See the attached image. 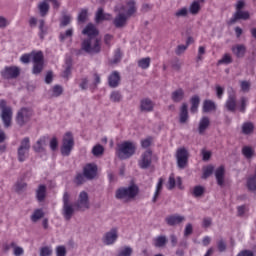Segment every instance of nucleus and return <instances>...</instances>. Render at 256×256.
I'll return each instance as SVG.
<instances>
[{
    "label": "nucleus",
    "instance_id": "774afa93",
    "mask_svg": "<svg viewBox=\"0 0 256 256\" xmlns=\"http://www.w3.org/2000/svg\"><path fill=\"white\" fill-rule=\"evenodd\" d=\"M236 256H255V253L251 250H242Z\"/></svg>",
    "mask_w": 256,
    "mask_h": 256
},
{
    "label": "nucleus",
    "instance_id": "bf43d9fd",
    "mask_svg": "<svg viewBox=\"0 0 256 256\" xmlns=\"http://www.w3.org/2000/svg\"><path fill=\"white\" fill-rule=\"evenodd\" d=\"M101 84V76L97 73L93 74V82L90 84V87H97V85Z\"/></svg>",
    "mask_w": 256,
    "mask_h": 256
},
{
    "label": "nucleus",
    "instance_id": "e2e57ef3",
    "mask_svg": "<svg viewBox=\"0 0 256 256\" xmlns=\"http://www.w3.org/2000/svg\"><path fill=\"white\" fill-rule=\"evenodd\" d=\"M71 15H64L61 20V27H67L71 23Z\"/></svg>",
    "mask_w": 256,
    "mask_h": 256
},
{
    "label": "nucleus",
    "instance_id": "09e8293b",
    "mask_svg": "<svg viewBox=\"0 0 256 256\" xmlns=\"http://www.w3.org/2000/svg\"><path fill=\"white\" fill-rule=\"evenodd\" d=\"M213 169L214 168L211 165L204 167L202 179H207L208 177H211V175H213Z\"/></svg>",
    "mask_w": 256,
    "mask_h": 256
},
{
    "label": "nucleus",
    "instance_id": "49530a36",
    "mask_svg": "<svg viewBox=\"0 0 256 256\" xmlns=\"http://www.w3.org/2000/svg\"><path fill=\"white\" fill-rule=\"evenodd\" d=\"M10 247H13V255L15 256H21L25 253V250L23 249V247L15 245L14 242L10 244Z\"/></svg>",
    "mask_w": 256,
    "mask_h": 256
},
{
    "label": "nucleus",
    "instance_id": "79ce46f5",
    "mask_svg": "<svg viewBox=\"0 0 256 256\" xmlns=\"http://www.w3.org/2000/svg\"><path fill=\"white\" fill-rule=\"evenodd\" d=\"M230 63H233V58L231 57V54H224L222 58L218 61V65H230Z\"/></svg>",
    "mask_w": 256,
    "mask_h": 256
},
{
    "label": "nucleus",
    "instance_id": "e433bc0d",
    "mask_svg": "<svg viewBox=\"0 0 256 256\" xmlns=\"http://www.w3.org/2000/svg\"><path fill=\"white\" fill-rule=\"evenodd\" d=\"M38 23H39V37H40V39H44V37L47 35V27L45 26V20H43V19H40L39 21H38Z\"/></svg>",
    "mask_w": 256,
    "mask_h": 256
},
{
    "label": "nucleus",
    "instance_id": "20e7f679",
    "mask_svg": "<svg viewBox=\"0 0 256 256\" xmlns=\"http://www.w3.org/2000/svg\"><path fill=\"white\" fill-rule=\"evenodd\" d=\"M0 117L4 127L7 129L11 127V121L13 119V108L7 105V101L0 100Z\"/></svg>",
    "mask_w": 256,
    "mask_h": 256
},
{
    "label": "nucleus",
    "instance_id": "aec40b11",
    "mask_svg": "<svg viewBox=\"0 0 256 256\" xmlns=\"http://www.w3.org/2000/svg\"><path fill=\"white\" fill-rule=\"evenodd\" d=\"M83 35H87L88 39L91 37H97L99 35V31L95 28V25L88 24L82 31Z\"/></svg>",
    "mask_w": 256,
    "mask_h": 256
},
{
    "label": "nucleus",
    "instance_id": "de8ad7c7",
    "mask_svg": "<svg viewBox=\"0 0 256 256\" xmlns=\"http://www.w3.org/2000/svg\"><path fill=\"white\" fill-rule=\"evenodd\" d=\"M123 99V96L121 95V92L119 91H113L110 94V101H113V103H119Z\"/></svg>",
    "mask_w": 256,
    "mask_h": 256
},
{
    "label": "nucleus",
    "instance_id": "b1692460",
    "mask_svg": "<svg viewBox=\"0 0 256 256\" xmlns=\"http://www.w3.org/2000/svg\"><path fill=\"white\" fill-rule=\"evenodd\" d=\"M246 51H247V48H245V45L243 44H237L232 47V53H234L236 57H239V58L244 57Z\"/></svg>",
    "mask_w": 256,
    "mask_h": 256
},
{
    "label": "nucleus",
    "instance_id": "a878e982",
    "mask_svg": "<svg viewBox=\"0 0 256 256\" xmlns=\"http://www.w3.org/2000/svg\"><path fill=\"white\" fill-rule=\"evenodd\" d=\"M141 111H145L146 113H149L150 111H153V101H151L150 99H144L141 101Z\"/></svg>",
    "mask_w": 256,
    "mask_h": 256
},
{
    "label": "nucleus",
    "instance_id": "f03ea898",
    "mask_svg": "<svg viewBox=\"0 0 256 256\" xmlns=\"http://www.w3.org/2000/svg\"><path fill=\"white\" fill-rule=\"evenodd\" d=\"M247 101V98L242 97L240 100V105L237 106V95H235V91L232 90L228 92V98L225 102V108L227 109V111H231V113H235L237 109L241 113H245Z\"/></svg>",
    "mask_w": 256,
    "mask_h": 256
},
{
    "label": "nucleus",
    "instance_id": "c03bdc74",
    "mask_svg": "<svg viewBox=\"0 0 256 256\" xmlns=\"http://www.w3.org/2000/svg\"><path fill=\"white\" fill-rule=\"evenodd\" d=\"M203 193H205V187L203 186H195L192 189L193 197H202Z\"/></svg>",
    "mask_w": 256,
    "mask_h": 256
},
{
    "label": "nucleus",
    "instance_id": "58836bf2",
    "mask_svg": "<svg viewBox=\"0 0 256 256\" xmlns=\"http://www.w3.org/2000/svg\"><path fill=\"white\" fill-rule=\"evenodd\" d=\"M199 11H201V4L199 3V1H194L189 7V12L191 13V15H197Z\"/></svg>",
    "mask_w": 256,
    "mask_h": 256
},
{
    "label": "nucleus",
    "instance_id": "6e6552de",
    "mask_svg": "<svg viewBox=\"0 0 256 256\" xmlns=\"http://www.w3.org/2000/svg\"><path fill=\"white\" fill-rule=\"evenodd\" d=\"M31 150V140L29 137H25L21 140L20 146L17 150L18 161L23 163L29 159V151Z\"/></svg>",
    "mask_w": 256,
    "mask_h": 256
},
{
    "label": "nucleus",
    "instance_id": "423d86ee",
    "mask_svg": "<svg viewBox=\"0 0 256 256\" xmlns=\"http://www.w3.org/2000/svg\"><path fill=\"white\" fill-rule=\"evenodd\" d=\"M137 146L133 142H124L118 146L117 155L119 159H129L135 155Z\"/></svg>",
    "mask_w": 256,
    "mask_h": 256
},
{
    "label": "nucleus",
    "instance_id": "37998d69",
    "mask_svg": "<svg viewBox=\"0 0 256 256\" xmlns=\"http://www.w3.org/2000/svg\"><path fill=\"white\" fill-rule=\"evenodd\" d=\"M167 244V237L165 236H158L154 239V245L155 247H165Z\"/></svg>",
    "mask_w": 256,
    "mask_h": 256
},
{
    "label": "nucleus",
    "instance_id": "603ef678",
    "mask_svg": "<svg viewBox=\"0 0 256 256\" xmlns=\"http://www.w3.org/2000/svg\"><path fill=\"white\" fill-rule=\"evenodd\" d=\"M25 189H27V183L23 181L17 182L14 186V190L17 193H21V191H25Z\"/></svg>",
    "mask_w": 256,
    "mask_h": 256
},
{
    "label": "nucleus",
    "instance_id": "f8f14e48",
    "mask_svg": "<svg viewBox=\"0 0 256 256\" xmlns=\"http://www.w3.org/2000/svg\"><path fill=\"white\" fill-rule=\"evenodd\" d=\"M117 239H119V233L117 232V228H113L104 234L102 241L104 245H115Z\"/></svg>",
    "mask_w": 256,
    "mask_h": 256
},
{
    "label": "nucleus",
    "instance_id": "412c9836",
    "mask_svg": "<svg viewBox=\"0 0 256 256\" xmlns=\"http://www.w3.org/2000/svg\"><path fill=\"white\" fill-rule=\"evenodd\" d=\"M215 177L218 185L220 187H223V185L225 184V168L223 166H220L216 169Z\"/></svg>",
    "mask_w": 256,
    "mask_h": 256
},
{
    "label": "nucleus",
    "instance_id": "ddd939ff",
    "mask_svg": "<svg viewBox=\"0 0 256 256\" xmlns=\"http://www.w3.org/2000/svg\"><path fill=\"white\" fill-rule=\"evenodd\" d=\"M21 73V69L17 66L5 67L1 72V75L4 79H17Z\"/></svg>",
    "mask_w": 256,
    "mask_h": 256
},
{
    "label": "nucleus",
    "instance_id": "393cba45",
    "mask_svg": "<svg viewBox=\"0 0 256 256\" xmlns=\"http://www.w3.org/2000/svg\"><path fill=\"white\" fill-rule=\"evenodd\" d=\"M215 109H217V105L215 102H213V100H205L203 102L202 111L204 113H211V111H215Z\"/></svg>",
    "mask_w": 256,
    "mask_h": 256
},
{
    "label": "nucleus",
    "instance_id": "f3484780",
    "mask_svg": "<svg viewBox=\"0 0 256 256\" xmlns=\"http://www.w3.org/2000/svg\"><path fill=\"white\" fill-rule=\"evenodd\" d=\"M249 17H250L249 12L243 11V10H236L233 17L230 19V25L237 23L239 19H243L244 21H247Z\"/></svg>",
    "mask_w": 256,
    "mask_h": 256
},
{
    "label": "nucleus",
    "instance_id": "0eeeda50",
    "mask_svg": "<svg viewBox=\"0 0 256 256\" xmlns=\"http://www.w3.org/2000/svg\"><path fill=\"white\" fill-rule=\"evenodd\" d=\"M75 147V139L71 132H67L62 139L61 153L63 157H69Z\"/></svg>",
    "mask_w": 256,
    "mask_h": 256
},
{
    "label": "nucleus",
    "instance_id": "f257e3e1",
    "mask_svg": "<svg viewBox=\"0 0 256 256\" xmlns=\"http://www.w3.org/2000/svg\"><path fill=\"white\" fill-rule=\"evenodd\" d=\"M122 11L125 13L121 12L119 13L113 20L114 26L117 29H121L127 25V19L131 17L136 11H137V6L135 5V1L130 0L122 7Z\"/></svg>",
    "mask_w": 256,
    "mask_h": 256
},
{
    "label": "nucleus",
    "instance_id": "5fc2aeb1",
    "mask_svg": "<svg viewBox=\"0 0 256 256\" xmlns=\"http://www.w3.org/2000/svg\"><path fill=\"white\" fill-rule=\"evenodd\" d=\"M73 37V28H70L65 31V33L60 34V41H65V39H69Z\"/></svg>",
    "mask_w": 256,
    "mask_h": 256
},
{
    "label": "nucleus",
    "instance_id": "4be33fe9",
    "mask_svg": "<svg viewBox=\"0 0 256 256\" xmlns=\"http://www.w3.org/2000/svg\"><path fill=\"white\" fill-rule=\"evenodd\" d=\"M112 16L109 13H103V8H99L96 12L95 21L101 23V21H111Z\"/></svg>",
    "mask_w": 256,
    "mask_h": 256
},
{
    "label": "nucleus",
    "instance_id": "7ed1b4c3",
    "mask_svg": "<svg viewBox=\"0 0 256 256\" xmlns=\"http://www.w3.org/2000/svg\"><path fill=\"white\" fill-rule=\"evenodd\" d=\"M138 193L139 188L135 185L122 187L116 191V199H120V201H124V203H129V201H133V199L137 197Z\"/></svg>",
    "mask_w": 256,
    "mask_h": 256
},
{
    "label": "nucleus",
    "instance_id": "052dcab7",
    "mask_svg": "<svg viewBox=\"0 0 256 256\" xmlns=\"http://www.w3.org/2000/svg\"><path fill=\"white\" fill-rule=\"evenodd\" d=\"M87 21V10H81L78 14V23H85Z\"/></svg>",
    "mask_w": 256,
    "mask_h": 256
},
{
    "label": "nucleus",
    "instance_id": "bb28decb",
    "mask_svg": "<svg viewBox=\"0 0 256 256\" xmlns=\"http://www.w3.org/2000/svg\"><path fill=\"white\" fill-rule=\"evenodd\" d=\"M191 103V108H190V112L195 114L197 113V111H199V103H201V99L199 98V96H193L190 100Z\"/></svg>",
    "mask_w": 256,
    "mask_h": 256
},
{
    "label": "nucleus",
    "instance_id": "cd10ccee",
    "mask_svg": "<svg viewBox=\"0 0 256 256\" xmlns=\"http://www.w3.org/2000/svg\"><path fill=\"white\" fill-rule=\"evenodd\" d=\"M45 138H40L37 140V142L34 144L33 149L36 153H44L45 152Z\"/></svg>",
    "mask_w": 256,
    "mask_h": 256
},
{
    "label": "nucleus",
    "instance_id": "6e6d98bb",
    "mask_svg": "<svg viewBox=\"0 0 256 256\" xmlns=\"http://www.w3.org/2000/svg\"><path fill=\"white\" fill-rule=\"evenodd\" d=\"M43 71V62L42 63H34L32 73L34 75H39Z\"/></svg>",
    "mask_w": 256,
    "mask_h": 256
},
{
    "label": "nucleus",
    "instance_id": "864d4df0",
    "mask_svg": "<svg viewBox=\"0 0 256 256\" xmlns=\"http://www.w3.org/2000/svg\"><path fill=\"white\" fill-rule=\"evenodd\" d=\"M79 87H80V89H82V91L87 90L89 88V78H87V77L81 78Z\"/></svg>",
    "mask_w": 256,
    "mask_h": 256
},
{
    "label": "nucleus",
    "instance_id": "9b49d317",
    "mask_svg": "<svg viewBox=\"0 0 256 256\" xmlns=\"http://www.w3.org/2000/svg\"><path fill=\"white\" fill-rule=\"evenodd\" d=\"M177 165L179 169H185L189 160V152L185 148H179L176 152Z\"/></svg>",
    "mask_w": 256,
    "mask_h": 256
},
{
    "label": "nucleus",
    "instance_id": "2f4dec72",
    "mask_svg": "<svg viewBox=\"0 0 256 256\" xmlns=\"http://www.w3.org/2000/svg\"><path fill=\"white\" fill-rule=\"evenodd\" d=\"M255 130V125L252 122H245L242 124V133L244 135H251Z\"/></svg>",
    "mask_w": 256,
    "mask_h": 256
},
{
    "label": "nucleus",
    "instance_id": "69168bd1",
    "mask_svg": "<svg viewBox=\"0 0 256 256\" xmlns=\"http://www.w3.org/2000/svg\"><path fill=\"white\" fill-rule=\"evenodd\" d=\"M225 93V88L220 85H216V95L218 99H223V94Z\"/></svg>",
    "mask_w": 256,
    "mask_h": 256
},
{
    "label": "nucleus",
    "instance_id": "39448f33",
    "mask_svg": "<svg viewBox=\"0 0 256 256\" xmlns=\"http://www.w3.org/2000/svg\"><path fill=\"white\" fill-rule=\"evenodd\" d=\"M62 202V215L64 219H66V221H69L75 213V206L73 205V202H71V194L68 192H64Z\"/></svg>",
    "mask_w": 256,
    "mask_h": 256
},
{
    "label": "nucleus",
    "instance_id": "338daca9",
    "mask_svg": "<svg viewBox=\"0 0 256 256\" xmlns=\"http://www.w3.org/2000/svg\"><path fill=\"white\" fill-rule=\"evenodd\" d=\"M201 153L203 161H209L211 159V151L203 149Z\"/></svg>",
    "mask_w": 256,
    "mask_h": 256
},
{
    "label": "nucleus",
    "instance_id": "a211bd4d",
    "mask_svg": "<svg viewBox=\"0 0 256 256\" xmlns=\"http://www.w3.org/2000/svg\"><path fill=\"white\" fill-rule=\"evenodd\" d=\"M209 125H211V120L209 117L203 116L198 124L199 135H205V132L209 129Z\"/></svg>",
    "mask_w": 256,
    "mask_h": 256
},
{
    "label": "nucleus",
    "instance_id": "0e129e2a",
    "mask_svg": "<svg viewBox=\"0 0 256 256\" xmlns=\"http://www.w3.org/2000/svg\"><path fill=\"white\" fill-rule=\"evenodd\" d=\"M217 247L220 253H223L227 250V243H225L223 240H219L217 242Z\"/></svg>",
    "mask_w": 256,
    "mask_h": 256
},
{
    "label": "nucleus",
    "instance_id": "72a5a7b5",
    "mask_svg": "<svg viewBox=\"0 0 256 256\" xmlns=\"http://www.w3.org/2000/svg\"><path fill=\"white\" fill-rule=\"evenodd\" d=\"M187 119H189V112L187 111V104H182L180 110V123H187Z\"/></svg>",
    "mask_w": 256,
    "mask_h": 256
},
{
    "label": "nucleus",
    "instance_id": "2eb2a0df",
    "mask_svg": "<svg viewBox=\"0 0 256 256\" xmlns=\"http://www.w3.org/2000/svg\"><path fill=\"white\" fill-rule=\"evenodd\" d=\"M152 157L153 153L150 150L144 152L139 160V167H141V169L149 168L151 166Z\"/></svg>",
    "mask_w": 256,
    "mask_h": 256
},
{
    "label": "nucleus",
    "instance_id": "4d7b16f0",
    "mask_svg": "<svg viewBox=\"0 0 256 256\" xmlns=\"http://www.w3.org/2000/svg\"><path fill=\"white\" fill-rule=\"evenodd\" d=\"M188 13H189V10L187 8H181L177 10L174 15L179 19L181 17H187Z\"/></svg>",
    "mask_w": 256,
    "mask_h": 256
},
{
    "label": "nucleus",
    "instance_id": "13d9d810",
    "mask_svg": "<svg viewBox=\"0 0 256 256\" xmlns=\"http://www.w3.org/2000/svg\"><path fill=\"white\" fill-rule=\"evenodd\" d=\"M53 254V250L50 247H42L40 249V256H51Z\"/></svg>",
    "mask_w": 256,
    "mask_h": 256
},
{
    "label": "nucleus",
    "instance_id": "4468645a",
    "mask_svg": "<svg viewBox=\"0 0 256 256\" xmlns=\"http://www.w3.org/2000/svg\"><path fill=\"white\" fill-rule=\"evenodd\" d=\"M76 207L78 209H81L82 211H85V209H89V194L87 192H80L76 202Z\"/></svg>",
    "mask_w": 256,
    "mask_h": 256
},
{
    "label": "nucleus",
    "instance_id": "473e14b6",
    "mask_svg": "<svg viewBox=\"0 0 256 256\" xmlns=\"http://www.w3.org/2000/svg\"><path fill=\"white\" fill-rule=\"evenodd\" d=\"M185 97V92L183 89H178L172 93V100L174 103H179L183 101V98Z\"/></svg>",
    "mask_w": 256,
    "mask_h": 256
},
{
    "label": "nucleus",
    "instance_id": "a18cd8bd",
    "mask_svg": "<svg viewBox=\"0 0 256 256\" xmlns=\"http://www.w3.org/2000/svg\"><path fill=\"white\" fill-rule=\"evenodd\" d=\"M32 63H43V52H32Z\"/></svg>",
    "mask_w": 256,
    "mask_h": 256
},
{
    "label": "nucleus",
    "instance_id": "9d476101",
    "mask_svg": "<svg viewBox=\"0 0 256 256\" xmlns=\"http://www.w3.org/2000/svg\"><path fill=\"white\" fill-rule=\"evenodd\" d=\"M31 117H33V110L23 107L17 112L16 123H18L20 127H23L25 123H29V121H31Z\"/></svg>",
    "mask_w": 256,
    "mask_h": 256
},
{
    "label": "nucleus",
    "instance_id": "ea45409f",
    "mask_svg": "<svg viewBox=\"0 0 256 256\" xmlns=\"http://www.w3.org/2000/svg\"><path fill=\"white\" fill-rule=\"evenodd\" d=\"M150 65H151V58L149 57L142 58L138 61V67H140V69H149Z\"/></svg>",
    "mask_w": 256,
    "mask_h": 256
},
{
    "label": "nucleus",
    "instance_id": "f704fd0d",
    "mask_svg": "<svg viewBox=\"0 0 256 256\" xmlns=\"http://www.w3.org/2000/svg\"><path fill=\"white\" fill-rule=\"evenodd\" d=\"M242 155H243L246 159H253V156L255 155V150L253 149V147L244 146V147L242 148Z\"/></svg>",
    "mask_w": 256,
    "mask_h": 256
},
{
    "label": "nucleus",
    "instance_id": "c756f323",
    "mask_svg": "<svg viewBox=\"0 0 256 256\" xmlns=\"http://www.w3.org/2000/svg\"><path fill=\"white\" fill-rule=\"evenodd\" d=\"M47 195V187L45 185H40L36 190V198L38 201H44L45 196Z\"/></svg>",
    "mask_w": 256,
    "mask_h": 256
},
{
    "label": "nucleus",
    "instance_id": "dca6fc26",
    "mask_svg": "<svg viewBox=\"0 0 256 256\" xmlns=\"http://www.w3.org/2000/svg\"><path fill=\"white\" fill-rule=\"evenodd\" d=\"M83 174L86 179H95L97 177V165L87 164L83 169Z\"/></svg>",
    "mask_w": 256,
    "mask_h": 256
},
{
    "label": "nucleus",
    "instance_id": "7c9ffc66",
    "mask_svg": "<svg viewBox=\"0 0 256 256\" xmlns=\"http://www.w3.org/2000/svg\"><path fill=\"white\" fill-rule=\"evenodd\" d=\"M49 8V3H47L46 1H42L38 4V11L41 17H45L47 13H49Z\"/></svg>",
    "mask_w": 256,
    "mask_h": 256
},
{
    "label": "nucleus",
    "instance_id": "5701e85b",
    "mask_svg": "<svg viewBox=\"0 0 256 256\" xmlns=\"http://www.w3.org/2000/svg\"><path fill=\"white\" fill-rule=\"evenodd\" d=\"M185 221V217L180 215H172L166 218V222L173 226V225H179V223H183Z\"/></svg>",
    "mask_w": 256,
    "mask_h": 256
},
{
    "label": "nucleus",
    "instance_id": "a19ab883",
    "mask_svg": "<svg viewBox=\"0 0 256 256\" xmlns=\"http://www.w3.org/2000/svg\"><path fill=\"white\" fill-rule=\"evenodd\" d=\"M103 153H105V148H103V146H101V144L95 145L92 148V154L94 155V157H101V155H103Z\"/></svg>",
    "mask_w": 256,
    "mask_h": 256
},
{
    "label": "nucleus",
    "instance_id": "4c0bfd02",
    "mask_svg": "<svg viewBox=\"0 0 256 256\" xmlns=\"http://www.w3.org/2000/svg\"><path fill=\"white\" fill-rule=\"evenodd\" d=\"M44 215L45 213H43L42 209H36L31 215V221H33V223H37L39 219H43Z\"/></svg>",
    "mask_w": 256,
    "mask_h": 256
},
{
    "label": "nucleus",
    "instance_id": "c9c22d12",
    "mask_svg": "<svg viewBox=\"0 0 256 256\" xmlns=\"http://www.w3.org/2000/svg\"><path fill=\"white\" fill-rule=\"evenodd\" d=\"M133 255V248L131 246H124L118 250L117 256H131Z\"/></svg>",
    "mask_w": 256,
    "mask_h": 256
},
{
    "label": "nucleus",
    "instance_id": "680f3d73",
    "mask_svg": "<svg viewBox=\"0 0 256 256\" xmlns=\"http://www.w3.org/2000/svg\"><path fill=\"white\" fill-rule=\"evenodd\" d=\"M66 255H67V248H65V246L56 247V256H66Z\"/></svg>",
    "mask_w": 256,
    "mask_h": 256
},
{
    "label": "nucleus",
    "instance_id": "3c124183",
    "mask_svg": "<svg viewBox=\"0 0 256 256\" xmlns=\"http://www.w3.org/2000/svg\"><path fill=\"white\" fill-rule=\"evenodd\" d=\"M247 187H248L249 191H256V178H255V176L248 178Z\"/></svg>",
    "mask_w": 256,
    "mask_h": 256
},
{
    "label": "nucleus",
    "instance_id": "1a4fd4ad",
    "mask_svg": "<svg viewBox=\"0 0 256 256\" xmlns=\"http://www.w3.org/2000/svg\"><path fill=\"white\" fill-rule=\"evenodd\" d=\"M82 51L86 53H99L101 51V40L91 37L82 42Z\"/></svg>",
    "mask_w": 256,
    "mask_h": 256
},
{
    "label": "nucleus",
    "instance_id": "6ab92c4d",
    "mask_svg": "<svg viewBox=\"0 0 256 256\" xmlns=\"http://www.w3.org/2000/svg\"><path fill=\"white\" fill-rule=\"evenodd\" d=\"M120 81H121V75H119V72L117 71L112 72L108 77V84L112 88L119 87Z\"/></svg>",
    "mask_w": 256,
    "mask_h": 256
},
{
    "label": "nucleus",
    "instance_id": "c85d7f7f",
    "mask_svg": "<svg viewBox=\"0 0 256 256\" xmlns=\"http://www.w3.org/2000/svg\"><path fill=\"white\" fill-rule=\"evenodd\" d=\"M161 191H163V178H159L158 180V183L156 185V190L152 198L153 203L157 202V199H159V195H161Z\"/></svg>",
    "mask_w": 256,
    "mask_h": 256
},
{
    "label": "nucleus",
    "instance_id": "8fccbe9b",
    "mask_svg": "<svg viewBox=\"0 0 256 256\" xmlns=\"http://www.w3.org/2000/svg\"><path fill=\"white\" fill-rule=\"evenodd\" d=\"M240 87H241V91H243V93H249L250 89H251V82L249 81H240Z\"/></svg>",
    "mask_w": 256,
    "mask_h": 256
}]
</instances>
